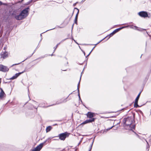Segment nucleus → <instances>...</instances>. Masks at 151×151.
<instances>
[{
	"label": "nucleus",
	"mask_w": 151,
	"mask_h": 151,
	"mask_svg": "<svg viewBox=\"0 0 151 151\" xmlns=\"http://www.w3.org/2000/svg\"><path fill=\"white\" fill-rule=\"evenodd\" d=\"M69 134L67 132H65L59 134L58 137L59 139L61 140H64L65 138L69 136Z\"/></svg>",
	"instance_id": "3"
},
{
	"label": "nucleus",
	"mask_w": 151,
	"mask_h": 151,
	"mask_svg": "<svg viewBox=\"0 0 151 151\" xmlns=\"http://www.w3.org/2000/svg\"><path fill=\"white\" fill-rule=\"evenodd\" d=\"M59 44H58L57 45V47L58 46V45Z\"/></svg>",
	"instance_id": "21"
},
{
	"label": "nucleus",
	"mask_w": 151,
	"mask_h": 151,
	"mask_svg": "<svg viewBox=\"0 0 151 151\" xmlns=\"http://www.w3.org/2000/svg\"><path fill=\"white\" fill-rule=\"evenodd\" d=\"M75 9H78L77 8H76Z\"/></svg>",
	"instance_id": "25"
},
{
	"label": "nucleus",
	"mask_w": 151,
	"mask_h": 151,
	"mask_svg": "<svg viewBox=\"0 0 151 151\" xmlns=\"http://www.w3.org/2000/svg\"><path fill=\"white\" fill-rule=\"evenodd\" d=\"M24 0H22V1H23Z\"/></svg>",
	"instance_id": "23"
},
{
	"label": "nucleus",
	"mask_w": 151,
	"mask_h": 151,
	"mask_svg": "<svg viewBox=\"0 0 151 151\" xmlns=\"http://www.w3.org/2000/svg\"><path fill=\"white\" fill-rule=\"evenodd\" d=\"M124 27H122V28H124Z\"/></svg>",
	"instance_id": "22"
},
{
	"label": "nucleus",
	"mask_w": 151,
	"mask_h": 151,
	"mask_svg": "<svg viewBox=\"0 0 151 151\" xmlns=\"http://www.w3.org/2000/svg\"><path fill=\"white\" fill-rule=\"evenodd\" d=\"M29 11V8H26L22 10L19 15L16 16L15 18L18 20H22L27 16Z\"/></svg>",
	"instance_id": "2"
},
{
	"label": "nucleus",
	"mask_w": 151,
	"mask_h": 151,
	"mask_svg": "<svg viewBox=\"0 0 151 151\" xmlns=\"http://www.w3.org/2000/svg\"><path fill=\"white\" fill-rule=\"evenodd\" d=\"M24 72V71H23L22 72L19 73H17L14 76H13L12 77L11 79L13 80V79L16 78L18 76H19V75L20 74L23 73Z\"/></svg>",
	"instance_id": "11"
},
{
	"label": "nucleus",
	"mask_w": 151,
	"mask_h": 151,
	"mask_svg": "<svg viewBox=\"0 0 151 151\" xmlns=\"http://www.w3.org/2000/svg\"><path fill=\"white\" fill-rule=\"evenodd\" d=\"M1 58L4 59L8 56V53L6 51L2 52L1 53Z\"/></svg>",
	"instance_id": "7"
},
{
	"label": "nucleus",
	"mask_w": 151,
	"mask_h": 151,
	"mask_svg": "<svg viewBox=\"0 0 151 151\" xmlns=\"http://www.w3.org/2000/svg\"><path fill=\"white\" fill-rule=\"evenodd\" d=\"M87 117L88 118L91 119L94 116V113L90 112H88L86 114Z\"/></svg>",
	"instance_id": "8"
},
{
	"label": "nucleus",
	"mask_w": 151,
	"mask_h": 151,
	"mask_svg": "<svg viewBox=\"0 0 151 151\" xmlns=\"http://www.w3.org/2000/svg\"><path fill=\"white\" fill-rule=\"evenodd\" d=\"M138 14L140 17L144 18L147 17L148 16L147 13L146 12L142 11L138 13Z\"/></svg>",
	"instance_id": "4"
},
{
	"label": "nucleus",
	"mask_w": 151,
	"mask_h": 151,
	"mask_svg": "<svg viewBox=\"0 0 151 151\" xmlns=\"http://www.w3.org/2000/svg\"><path fill=\"white\" fill-rule=\"evenodd\" d=\"M2 4V3L1 1H0V5Z\"/></svg>",
	"instance_id": "18"
},
{
	"label": "nucleus",
	"mask_w": 151,
	"mask_h": 151,
	"mask_svg": "<svg viewBox=\"0 0 151 151\" xmlns=\"http://www.w3.org/2000/svg\"><path fill=\"white\" fill-rule=\"evenodd\" d=\"M116 32V30H114V31H113L111 33L110 35H111V36L114 35Z\"/></svg>",
	"instance_id": "15"
},
{
	"label": "nucleus",
	"mask_w": 151,
	"mask_h": 151,
	"mask_svg": "<svg viewBox=\"0 0 151 151\" xmlns=\"http://www.w3.org/2000/svg\"><path fill=\"white\" fill-rule=\"evenodd\" d=\"M43 146V143H41L33 150L32 151H40L42 148Z\"/></svg>",
	"instance_id": "6"
},
{
	"label": "nucleus",
	"mask_w": 151,
	"mask_h": 151,
	"mask_svg": "<svg viewBox=\"0 0 151 151\" xmlns=\"http://www.w3.org/2000/svg\"><path fill=\"white\" fill-rule=\"evenodd\" d=\"M1 91L0 92V99H2L5 94L2 89H1Z\"/></svg>",
	"instance_id": "12"
},
{
	"label": "nucleus",
	"mask_w": 151,
	"mask_h": 151,
	"mask_svg": "<svg viewBox=\"0 0 151 151\" xmlns=\"http://www.w3.org/2000/svg\"><path fill=\"white\" fill-rule=\"evenodd\" d=\"M91 147H92V146H91L90 149L89 150V151H91Z\"/></svg>",
	"instance_id": "17"
},
{
	"label": "nucleus",
	"mask_w": 151,
	"mask_h": 151,
	"mask_svg": "<svg viewBox=\"0 0 151 151\" xmlns=\"http://www.w3.org/2000/svg\"><path fill=\"white\" fill-rule=\"evenodd\" d=\"M78 12L77 14H76V15L75 17V23H76V22H77V19H78V14L79 13V10L78 9Z\"/></svg>",
	"instance_id": "13"
},
{
	"label": "nucleus",
	"mask_w": 151,
	"mask_h": 151,
	"mask_svg": "<svg viewBox=\"0 0 151 151\" xmlns=\"http://www.w3.org/2000/svg\"><path fill=\"white\" fill-rule=\"evenodd\" d=\"M134 27H135V28H137V27L136 26H134Z\"/></svg>",
	"instance_id": "19"
},
{
	"label": "nucleus",
	"mask_w": 151,
	"mask_h": 151,
	"mask_svg": "<svg viewBox=\"0 0 151 151\" xmlns=\"http://www.w3.org/2000/svg\"><path fill=\"white\" fill-rule=\"evenodd\" d=\"M9 70L8 68L6 66L2 65H0V71L5 72L8 71Z\"/></svg>",
	"instance_id": "5"
},
{
	"label": "nucleus",
	"mask_w": 151,
	"mask_h": 151,
	"mask_svg": "<svg viewBox=\"0 0 151 151\" xmlns=\"http://www.w3.org/2000/svg\"><path fill=\"white\" fill-rule=\"evenodd\" d=\"M140 93H140L138 94V95L137 96V97H136V98L135 100V102H134V106L135 107H137L138 106V105L137 104L138 101V100L139 99V97Z\"/></svg>",
	"instance_id": "10"
},
{
	"label": "nucleus",
	"mask_w": 151,
	"mask_h": 151,
	"mask_svg": "<svg viewBox=\"0 0 151 151\" xmlns=\"http://www.w3.org/2000/svg\"><path fill=\"white\" fill-rule=\"evenodd\" d=\"M76 3L74 4H73V6H75L76 5Z\"/></svg>",
	"instance_id": "16"
},
{
	"label": "nucleus",
	"mask_w": 151,
	"mask_h": 151,
	"mask_svg": "<svg viewBox=\"0 0 151 151\" xmlns=\"http://www.w3.org/2000/svg\"><path fill=\"white\" fill-rule=\"evenodd\" d=\"M6 49V47H4V50H5Z\"/></svg>",
	"instance_id": "20"
},
{
	"label": "nucleus",
	"mask_w": 151,
	"mask_h": 151,
	"mask_svg": "<svg viewBox=\"0 0 151 151\" xmlns=\"http://www.w3.org/2000/svg\"><path fill=\"white\" fill-rule=\"evenodd\" d=\"M52 127L51 126H48L47 127L46 129V131L47 132H49L51 129Z\"/></svg>",
	"instance_id": "14"
},
{
	"label": "nucleus",
	"mask_w": 151,
	"mask_h": 151,
	"mask_svg": "<svg viewBox=\"0 0 151 151\" xmlns=\"http://www.w3.org/2000/svg\"><path fill=\"white\" fill-rule=\"evenodd\" d=\"M95 119V118H92L91 119L86 120L84 122H83L81 124H84L88 123H91L92 122H93L94 121Z\"/></svg>",
	"instance_id": "9"
},
{
	"label": "nucleus",
	"mask_w": 151,
	"mask_h": 151,
	"mask_svg": "<svg viewBox=\"0 0 151 151\" xmlns=\"http://www.w3.org/2000/svg\"><path fill=\"white\" fill-rule=\"evenodd\" d=\"M24 0H22V1H23Z\"/></svg>",
	"instance_id": "24"
},
{
	"label": "nucleus",
	"mask_w": 151,
	"mask_h": 151,
	"mask_svg": "<svg viewBox=\"0 0 151 151\" xmlns=\"http://www.w3.org/2000/svg\"><path fill=\"white\" fill-rule=\"evenodd\" d=\"M133 119L132 117H128L124 118L123 122L125 125L129 126L130 129H132L135 128V125L133 124Z\"/></svg>",
	"instance_id": "1"
}]
</instances>
